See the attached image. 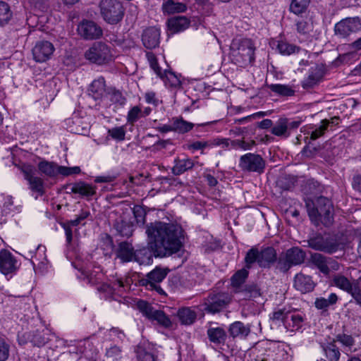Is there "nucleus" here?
I'll use <instances>...</instances> for the list:
<instances>
[{"label": "nucleus", "instance_id": "nucleus-1", "mask_svg": "<svg viewBox=\"0 0 361 361\" xmlns=\"http://www.w3.org/2000/svg\"><path fill=\"white\" fill-rule=\"evenodd\" d=\"M148 246L156 257H164L178 252L183 231L180 225L155 221L147 226Z\"/></svg>", "mask_w": 361, "mask_h": 361}, {"label": "nucleus", "instance_id": "nucleus-2", "mask_svg": "<svg viewBox=\"0 0 361 361\" xmlns=\"http://www.w3.org/2000/svg\"><path fill=\"white\" fill-rule=\"evenodd\" d=\"M305 204L308 215L314 224L319 225L322 223L325 226L332 224L334 209L329 199L321 196L316 200L315 202L307 200Z\"/></svg>", "mask_w": 361, "mask_h": 361}, {"label": "nucleus", "instance_id": "nucleus-3", "mask_svg": "<svg viewBox=\"0 0 361 361\" xmlns=\"http://www.w3.org/2000/svg\"><path fill=\"white\" fill-rule=\"evenodd\" d=\"M255 46L252 40L243 39L233 42L231 47V57L235 63L245 66L255 60Z\"/></svg>", "mask_w": 361, "mask_h": 361}, {"label": "nucleus", "instance_id": "nucleus-4", "mask_svg": "<svg viewBox=\"0 0 361 361\" xmlns=\"http://www.w3.org/2000/svg\"><path fill=\"white\" fill-rule=\"evenodd\" d=\"M276 252L272 247H264L260 251L257 248L252 247L245 255V262L247 269L251 268L255 262H257L260 267L269 268L276 262Z\"/></svg>", "mask_w": 361, "mask_h": 361}, {"label": "nucleus", "instance_id": "nucleus-5", "mask_svg": "<svg viewBox=\"0 0 361 361\" xmlns=\"http://www.w3.org/2000/svg\"><path fill=\"white\" fill-rule=\"evenodd\" d=\"M99 8L104 20L111 25L121 22L125 14V8L118 0H102L99 3Z\"/></svg>", "mask_w": 361, "mask_h": 361}, {"label": "nucleus", "instance_id": "nucleus-6", "mask_svg": "<svg viewBox=\"0 0 361 361\" xmlns=\"http://www.w3.org/2000/svg\"><path fill=\"white\" fill-rule=\"evenodd\" d=\"M147 252V249L146 248L135 250L131 243L123 241L118 244V248L116 250V255L122 262H128L134 260L140 264H144L149 263V257L140 258V255H145Z\"/></svg>", "mask_w": 361, "mask_h": 361}, {"label": "nucleus", "instance_id": "nucleus-7", "mask_svg": "<svg viewBox=\"0 0 361 361\" xmlns=\"http://www.w3.org/2000/svg\"><path fill=\"white\" fill-rule=\"evenodd\" d=\"M307 243L310 247L328 254L336 252L341 246V243L335 236H323L321 234L310 237Z\"/></svg>", "mask_w": 361, "mask_h": 361}, {"label": "nucleus", "instance_id": "nucleus-8", "mask_svg": "<svg viewBox=\"0 0 361 361\" xmlns=\"http://www.w3.org/2000/svg\"><path fill=\"white\" fill-rule=\"evenodd\" d=\"M85 57L92 63L102 65L111 61L112 55L108 45L96 42L85 51Z\"/></svg>", "mask_w": 361, "mask_h": 361}, {"label": "nucleus", "instance_id": "nucleus-9", "mask_svg": "<svg viewBox=\"0 0 361 361\" xmlns=\"http://www.w3.org/2000/svg\"><path fill=\"white\" fill-rule=\"evenodd\" d=\"M232 300L231 295L228 293H218L210 294L203 303V310L212 314L219 312L225 308Z\"/></svg>", "mask_w": 361, "mask_h": 361}, {"label": "nucleus", "instance_id": "nucleus-10", "mask_svg": "<svg viewBox=\"0 0 361 361\" xmlns=\"http://www.w3.org/2000/svg\"><path fill=\"white\" fill-rule=\"evenodd\" d=\"M137 307L149 320L157 321L158 324L164 327L171 326V322L169 317L162 310H155L147 302L139 300L137 302Z\"/></svg>", "mask_w": 361, "mask_h": 361}, {"label": "nucleus", "instance_id": "nucleus-11", "mask_svg": "<svg viewBox=\"0 0 361 361\" xmlns=\"http://www.w3.org/2000/svg\"><path fill=\"white\" fill-rule=\"evenodd\" d=\"M305 252L299 247H295L286 250L284 257H280L278 262L279 269L286 272L292 266L300 264L304 262Z\"/></svg>", "mask_w": 361, "mask_h": 361}, {"label": "nucleus", "instance_id": "nucleus-12", "mask_svg": "<svg viewBox=\"0 0 361 361\" xmlns=\"http://www.w3.org/2000/svg\"><path fill=\"white\" fill-rule=\"evenodd\" d=\"M169 270L160 267H156L152 271L148 273L145 279H142L140 283L148 289L155 290L160 294L164 293L162 288L159 285L166 276Z\"/></svg>", "mask_w": 361, "mask_h": 361}, {"label": "nucleus", "instance_id": "nucleus-13", "mask_svg": "<svg viewBox=\"0 0 361 361\" xmlns=\"http://www.w3.org/2000/svg\"><path fill=\"white\" fill-rule=\"evenodd\" d=\"M360 30L361 22L359 18H347L337 23L334 27L335 35L340 38H345Z\"/></svg>", "mask_w": 361, "mask_h": 361}, {"label": "nucleus", "instance_id": "nucleus-14", "mask_svg": "<svg viewBox=\"0 0 361 361\" xmlns=\"http://www.w3.org/2000/svg\"><path fill=\"white\" fill-rule=\"evenodd\" d=\"M265 163L259 154L247 153L240 157V166L244 171L262 173Z\"/></svg>", "mask_w": 361, "mask_h": 361}, {"label": "nucleus", "instance_id": "nucleus-15", "mask_svg": "<svg viewBox=\"0 0 361 361\" xmlns=\"http://www.w3.org/2000/svg\"><path fill=\"white\" fill-rule=\"evenodd\" d=\"M78 32L84 39H94L102 36V30L93 21L82 20L78 26Z\"/></svg>", "mask_w": 361, "mask_h": 361}, {"label": "nucleus", "instance_id": "nucleus-16", "mask_svg": "<svg viewBox=\"0 0 361 361\" xmlns=\"http://www.w3.org/2000/svg\"><path fill=\"white\" fill-rule=\"evenodd\" d=\"M24 178L27 180L32 191L37 192L40 195L44 193L43 180L35 176V170L30 166H25L22 169Z\"/></svg>", "mask_w": 361, "mask_h": 361}, {"label": "nucleus", "instance_id": "nucleus-17", "mask_svg": "<svg viewBox=\"0 0 361 361\" xmlns=\"http://www.w3.org/2000/svg\"><path fill=\"white\" fill-rule=\"evenodd\" d=\"M54 47L48 41H42L36 44L32 49L34 59L38 62H44L50 58L53 54Z\"/></svg>", "mask_w": 361, "mask_h": 361}, {"label": "nucleus", "instance_id": "nucleus-18", "mask_svg": "<svg viewBox=\"0 0 361 361\" xmlns=\"http://www.w3.org/2000/svg\"><path fill=\"white\" fill-rule=\"evenodd\" d=\"M18 262L6 250L0 251V271L4 275L13 273L18 269Z\"/></svg>", "mask_w": 361, "mask_h": 361}, {"label": "nucleus", "instance_id": "nucleus-19", "mask_svg": "<svg viewBox=\"0 0 361 361\" xmlns=\"http://www.w3.org/2000/svg\"><path fill=\"white\" fill-rule=\"evenodd\" d=\"M315 286L312 277L303 273L297 274L293 280V287L302 294L312 292Z\"/></svg>", "mask_w": 361, "mask_h": 361}, {"label": "nucleus", "instance_id": "nucleus-20", "mask_svg": "<svg viewBox=\"0 0 361 361\" xmlns=\"http://www.w3.org/2000/svg\"><path fill=\"white\" fill-rule=\"evenodd\" d=\"M324 76V70L322 66H316L310 70L308 76L302 82L304 89H311L317 85Z\"/></svg>", "mask_w": 361, "mask_h": 361}, {"label": "nucleus", "instance_id": "nucleus-21", "mask_svg": "<svg viewBox=\"0 0 361 361\" xmlns=\"http://www.w3.org/2000/svg\"><path fill=\"white\" fill-rule=\"evenodd\" d=\"M66 188L70 190L69 192L79 194L87 200L96 194V187L83 181L70 184L67 185Z\"/></svg>", "mask_w": 361, "mask_h": 361}, {"label": "nucleus", "instance_id": "nucleus-22", "mask_svg": "<svg viewBox=\"0 0 361 361\" xmlns=\"http://www.w3.org/2000/svg\"><path fill=\"white\" fill-rule=\"evenodd\" d=\"M160 31L155 27L147 28L142 36L143 45L147 49H154L159 44Z\"/></svg>", "mask_w": 361, "mask_h": 361}, {"label": "nucleus", "instance_id": "nucleus-23", "mask_svg": "<svg viewBox=\"0 0 361 361\" xmlns=\"http://www.w3.org/2000/svg\"><path fill=\"white\" fill-rule=\"evenodd\" d=\"M207 334L209 341L215 345L224 344L227 337L226 331L220 326L209 328Z\"/></svg>", "mask_w": 361, "mask_h": 361}, {"label": "nucleus", "instance_id": "nucleus-24", "mask_svg": "<svg viewBox=\"0 0 361 361\" xmlns=\"http://www.w3.org/2000/svg\"><path fill=\"white\" fill-rule=\"evenodd\" d=\"M323 353H324L326 359L317 360V361H338L341 357L339 348L335 344V340L333 342L329 343L326 345H322Z\"/></svg>", "mask_w": 361, "mask_h": 361}, {"label": "nucleus", "instance_id": "nucleus-25", "mask_svg": "<svg viewBox=\"0 0 361 361\" xmlns=\"http://www.w3.org/2000/svg\"><path fill=\"white\" fill-rule=\"evenodd\" d=\"M189 25L190 20L185 16L174 17L168 20L169 30L173 33L185 30Z\"/></svg>", "mask_w": 361, "mask_h": 361}, {"label": "nucleus", "instance_id": "nucleus-26", "mask_svg": "<svg viewBox=\"0 0 361 361\" xmlns=\"http://www.w3.org/2000/svg\"><path fill=\"white\" fill-rule=\"evenodd\" d=\"M249 271L246 269H241L237 271L231 277V286L235 289V293H239L238 290H241L244 288V283L248 277Z\"/></svg>", "mask_w": 361, "mask_h": 361}, {"label": "nucleus", "instance_id": "nucleus-27", "mask_svg": "<svg viewBox=\"0 0 361 361\" xmlns=\"http://www.w3.org/2000/svg\"><path fill=\"white\" fill-rule=\"evenodd\" d=\"M105 80L103 77H99L94 80L90 85V94L94 99H99L103 97L106 91Z\"/></svg>", "mask_w": 361, "mask_h": 361}, {"label": "nucleus", "instance_id": "nucleus-28", "mask_svg": "<svg viewBox=\"0 0 361 361\" xmlns=\"http://www.w3.org/2000/svg\"><path fill=\"white\" fill-rule=\"evenodd\" d=\"M310 261L317 269H319L321 272L324 274H329V257H326L320 253H314L311 255Z\"/></svg>", "mask_w": 361, "mask_h": 361}, {"label": "nucleus", "instance_id": "nucleus-29", "mask_svg": "<svg viewBox=\"0 0 361 361\" xmlns=\"http://www.w3.org/2000/svg\"><path fill=\"white\" fill-rule=\"evenodd\" d=\"M187 6L185 4L176 2L173 0H167L162 4V11L164 13L171 15L185 11Z\"/></svg>", "mask_w": 361, "mask_h": 361}, {"label": "nucleus", "instance_id": "nucleus-30", "mask_svg": "<svg viewBox=\"0 0 361 361\" xmlns=\"http://www.w3.org/2000/svg\"><path fill=\"white\" fill-rule=\"evenodd\" d=\"M244 299L250 300L261 297L262 292L257 284L252 283L244 286L241 290H238Z\"/></svg>", "mask_w": 361, "mask_h": 361}, {"label": "nucleus", "instance_id": "nucleus-31", "mask_svg": "<svg viewBox=\"0 0 361 361\" xmlns=\"http://www.w3.org/2000/svg\"><path fill=\"white\" fill-rule=\"evenodd\" d=\"M194 166V162L190 159H176L175 165L172 168V173L176 175H180Z\"/></svg>", "mask_w": 361, "mask_h": 361}, {"label": "nucleus", "instance_id": "nucleus-32", "mask_svg": "<svg viewBox=\"0 0 361 361\" xmlns=\"http://www.w3.org/2000/svg\"><path fill=\"white\" fill-rule=\"evenodd\" d=\"M271 133L278 137H288L290 135V132H288V119L279 118L271 128Z\"/></svg>", "mask_w": 361, "mask_h": 361}, {"label": "nucleus", "instance_id": "nucleus-33", "mask_svg": "<svg viewBox=\"0 0 361 361\" xmlns=\"http://www.w3.org/2000/svg\"><path fill=\"white\" fill-rule=\"evenodd\" d=\"M173 124V131L178 133H185L194 126V124L186 121H184L181 117H176L171 119Z\"/></svg>", "mask_w": 361, "mask_h": 361}, {"label": "nucleus", "instance_id": "nucleus-34", "mask_svg": "<svg viewBox=\"0 0 361 361\" xmlns=\"http://www.w3.org/2000/svg\"><path fill=\"white\" fill-rule=\"evenodd\" d=\"M178 317L183 324L190 325L195 321L197 314L191 309L184 307L178 310Z\"/></svg>", "mask_w": 361, "mask_h": 361}, {"label": "nucleus", "instance_id": "nucleus-35", "mask_svg": "<svg viewBox=\"0 0 361 361\" xmlns=\"http://www.w3.org/2000/svg\"><path fill=\"white\" fill-rule=\"evenodd\" d=\"M13 18L10 6L5 1H0V27L8 24Z\"/></svg>", "mask_w": 361, "mask_h": 361}, {"label": "nucleus", "instance_id": "nucleus-36", "mask_svg": "<svg viewBox=\"0 0 361 361\" xmlns=\"http://www.w3.org/2000/svg\"><path fill=\"white\" fill-rule=\"evenodd\" d=\"M70 130L72 133L75 134H83L87 132V123L82 118L75 116L69 121Z\"/></svg>", "mask_w": 361, "mask_h": 361}, {"label": "nucleus", "instance_id": "nucleus-37", "mask_svg": "<svg viewBox=\"0 0 361 361\" xmlns=\"http://www.w3.org/2000/svg\"><path fill=\"white\" fill-rule=\"evenodd\" d=\"M115 229L122 236H130L132 235V227L130 224L125 221L121 216L116 219L114 224Z\"/></svg>", "mask_w": 361, "mask_h": 361}, {"label": "nucleus", "instance_id": "nucleus-38", "mask_svg": "<svg viewBox=\"0 0 361 361\" xmlns=\"http://www.w3.org/2000/svg\"><path fill=\"white\" fill-rule=\"evenodd\" d=\"M58 165L54 162L41 161L38 164L39 170L49 177H54L58 175Z\"/></svg>", "mask_w": 361, "mask_h": 361}, {"label": "nucleus", "instance_id": "nucleus-39", "mask_svg": "<svg viewBox=\"0 0 361 361\" xmlns=\"http://www.w3.org/2000/svg\"><path fill=\"white\" fill-rule=\"evenodd\" d=\"M250 329L246 327L243 323L240 322H235L233 323L229 328V332L231 336H246L250 333Z\"/></svg>", "mask_w": 361, "mask_h": 361}, {"label": "nucleus", "instance_id": "nucleus-40", "mask_svg": "<svg viewBox=\"0 0 361 361\" xmlns=\"http://www.w3.org/2000/svg\"><path fill=\"white\" fill-rule=\"evenodd\" d=\"M164 78H161L166 85L171 87H178L180 86V80L178 77L173 73L166 69L162 71Z\"/></svg>", "mask_w": 361, "mask_h": 361}, {"label": "nucleus", "instance_id": "nucleus-41", "mask_svg": "<svg viewBox=\"0 0 361 361\" xmlns=\"http://www.w3.org/2000/svg\"><path fill=\"white\" fill-rule=\"evenodd\" d=\"M334 284L339 288L349 293L352 291L353 287H355L357 283H352L350 281L344 276L337 275L334 278Z\"/></svg>", "mask_w": 361, "mask_h": 361}, {"label": "nucleus", "instance_id": "nucleus-42", "mask_svg": "<svg viewBox=\"0 0 361 361\" xmlns=\"http://www.w3.org/2000/svg\"><path fill=\"white\" fill-rule=\"evenodd\" d=\"M276 48L282 55H290L300 50V47L283 40L277 42Z\"/></svg>", "mask_w": 361, "mask_h": 361}, {"label": "nucleus", "instance_id": "nucleus-43", "mask_svg": "<svg viewBox=\"0 0 361 361\" xmlns=\"http://www.w3.org/2000/svg\"><path fill=\"white\" fill-rule=\"evenodd\" d=\"M270 90L281 96L289 97L295 94V90L289 85L281 84H272L269 85Z\"/></svg>", "mask_w": 361, "mask_h": 361}, {"label": "nucleus", "instance_id": "nucleus-44", "mask_svg": "<svg viewBox=\"0 0 361 361\" xmlns=\"http://www.w3.org/2000/svg\"><path fill=\"white\" fill-rule=\"evenodd\" d=\"M310 3V0H292L290 10L296 15L301 14L306 11Z\"/></svg>", "mask_w": 361, "mask_h": 361}, {"label": "nucleus", "instance_id": "nucleus-45", "mask_svg": "<svg viewBox=\"0 0 361 361\" xmlns=\"http://www.w3.org/2000/svg\"><path fill=\"white\" fill-rule=\"evenodd\" d=\"M289 313L290 311L287 310L286 308L276 309L272 313L270 318L272 321L282 322L284 325H286Z\"/></svg>", "mask_w": 361, "mask_h": 361}, {"label": "nucleus", "instance_id": "nucleus-46", "mask_svg": "<svg viewBox=\"0 0 361 361\" xmlns=\"http://www.w3.org/2000/svg\"><path fill=\"white\" fill-rule=\"evenodd\" d=\"M297 31L300 34H307L313 29V25L310 19H300L296 22Z\"/></svg>", "mask_w": 361, "mask_h": 361}, {"label": "nucleus", "instance_id": "nucleus-47", "mask_svg": "<svg viewBox=\"0 0 361 361\" xmlns=\"http://www.w3.org/2000/svg\"><path fill=\"white\" fill-rule=\"evenodd\" d=\"M329 125V121L327 119L322 120L321 124L314 130H313L310 135L311 140H317V138L322 136L326 130Z\"/></svg>", "mask_w": 361, "mask_h": 361}, {"label": "nucleus", "instance_id": "nucleus-48", "mask_svg": "<svg viewBox=\"0 0 361 361\" xmlns=\"http://www.w3.org/2000/svg\"><path fill=\"white\" fill-rule=\"evenodd\" d=\"M146 56L150 63V66L154 70V71L156 73V74L159 77H160V78H164L163 74H162V70L158 66L157 58H156L155 55L152 52H147L146 54Z\"/></svg>", "mask_w": 361, "mask_h": 361}, {"label": "nucleus", "instance_id": "nucleus-49", "mask_svg": "<svg viewBox=\"0 0 361 361\" xmlns=\"http://www.w3.org/2000/svg\"><path fill=\"white\" fill-rule=\"evenodd\" d=\"M142 116L141 109L138 106H135L128 111L127 121L128 123L133 124Z\"/></svg>", "mask_w": 361, "mask_h": 361}, {"label": "nucleus", "instance_id": "nucleus-50", "mask_svg": "<svg viewBox=\"0 0 361 361\" xmlns=\"http://www.w3.org/2000/svg\"><path fill=\"white\" fill-rule=\"evenodd\" d=\"M80 173L79 166L68 167V166H58V174L63 176H68L72 174H78Z\"/></svg>", "mask_w": 361, "mask_h": 361}, {"label": "nucleus", "instance_id": "nucleus-51", "mask_svg": "<svg viewBox=\"0 0 361 361\" xmlns=\"http://www.w3.org/2000/svg\"><path fill=\"white\" fill-rule=\"evenodd\" d=\"M106 355L112 361L118 360L121 357V350L119 347L116 345L111 346V348L107 349L106 352Z\"/></svg>", "mask_w": 361, "mask_h": 361}, {"label": "nucleus", "instance_id": "nucleus-52", "mask_svg": "<svg viewBox=\"0 0 361 361\" xmlns=\"http://www.w3.org/2000/svg\"><path fill=\"white\" fill-rule=\"evenodd\" d=\"M10 346L4 341L0 338V361H6L9 357Z\"/></svg>", "mask_w": 361, "mask_h": 361}, {"label": "nucleus", "instance_id": "nucleus-53", "mask_svg": "<svg viewBox=\"0 0 361 361\" xmlns=\"http://www.w3.org/2000/svg\"><path fill=\"white\" fill-rule=\"evenodd\" d=\"M133 214L137 224H145L146 213L142 207L135 206L133 208Z\"/></svg>", "mask_w": 361, "mask_h": 361}, {"label": "nucleus", "instance_id": "nucleus-54", "mask_svg": "<svg viewBox=\"0 0 361 361\" xmlns=\"http://www.w3.org/2000/svg\"><path fill=\"white\" fill-rule=\"evenodd\" d=\"M109 134L118 140H123L125 139V130L123 127H116L109 130Z\"/></svg>", "mask_w": 361, "mask_h": 361}, {"label": "nucleus", "instance_id": "nucleus-55", "mask_svg": "<svg viewBox=\"0 0 361 361\" xmlns=\"http://www.w3.org/2000/svg\"><path fill=\"white\" fill-rule=\"evenodd\" d=\"M336 340L347 347L353 346L355 343L353 338L346 334H338L336 337Z\"/></svg>", "mask_w": 361, "mask_h": 361}, {"label": "nucleus", "instance_id": "nucleus-56", "mask_svg": "<svg viewBox=\"0 0 361 361\" xmlns=\"http://www.w3.org/2000/svg\"><path fill=\"white\" fill-rule=\"evenodd\" d=\"M231 142L233 146H238L245 150L250 149L252 146L255 145V142L254 140H252L250 142H246L244 140H233Z\"/></svg>", "mask_w": 361, "mask_h": 361}, {"label": "nucleus", "instance_id": "nucleus-57", "mask_svg": "<svg viewBox=\"0 0 361 361\" xmlns=\"http://www.w3.org/2000/svg\"><path fill=\"white\" fill-rule=\"evenodd\" d=\"M348 293L352 295L357 304L361 305V290L357 283Z\"/></svg>", "mask_w": 361, "mask_h": 361}, {"label": "nucleus", "instance_id": "nucleus-58", "mask_svg": "<svg viewBox=\"0 0 361 361\" xmlns=\"http://www.w3.org/2000/svg\"><path fill=\"white\" fill-rule=\"evenodd\" d=\"M277 185L279 187L285 190H290L293 186V183L286 177L280 178L277 181Z\"/></svg>", "mask_w": 361, "mask_h": 361}, {"label": "nucleus", "instance_id": "nucleus-59", "mask_svg": "<svg viewBox=\"0 0 361 361\" xmlns=\"http://www.w3.org/2000/svg\"><path fill=\"white\" fill-rule=\"evenodd\" d=\"M31 341L35 345L38 347L42 346L46 343V339L39 333L34 334Z\"/></svg>", "mask_w": 361, "mask_h": 361}, {"label": "nucleus", "instance_id": "nucleus-60", "mask_svg": "<svg viewBox=\"0 0 361 361\" xmlns=\"http://www.w3.org/2000/svg\"><path fill=\"white\" fill-rule=\"evenodd\" d=\"M290 319L293 322V327L295 328L296 329L301 326L302 323L304 321L303 317L300 314H292L290 316Z\"/></svg>", "mask_w": 361, "mask_h": 361}, {"label": "nucleus", "instance_id": "nucleus-61", "mask_svg": "<svg viewBox=\"0 0 361 361\" xmlns=\"http://www.w3.org/2000/svg\"><path fill=\"white\" fill-rule=\"evenodd\" d=\"M61 226L65 230L67 244L71 245L73 240V232L71 227L69 226V224H61Z\"/></svg>", "mask_w": 361, "mask_h": 361}, {"label": "nucleus", "instance_id": "nucleus-62", "mask_svg": "<svg viewBox=\"0 0 361 361\" xmlns=\"http://www.w3.org/2000/svg\"><path fill=\"white\" fill-rule=\"evenodd\" d=\"M140 361H155L153 354L145 350L140 351L138 355Z\"/></svg>", "mask_w": 361, "mask_h": 361}, {"label": "nucleus", "instance_id": "nucleus-63", "mask_svg": "<svg viewBox=\"0 0 361 361\" xmlns=\"http://www.w3.org/2000/svg\"><path fill=\"white\" fill-rule=\"evenodd\" d=\"M318 152V149L317 147H305L302 151V153L304 156L311 158L313 157Z\"/></svg>", "mask_w": 361, "mask_h": 361}, {"label": "nucleus", "instance_id": "nucleus-64", "mask_svg": "<svg viewBox=\"0 0 361 361\" xmlns=\"http://www.w3.org/2000/svg\"><path fill=\"white\" fill-rule=\"evenodd\" d=\"M314 305L315 307L319 310L326 309L329 307L326 298H317L314 302Z\"/></svg>", "mask_w": 361, "mask_h": 361}]
</instances>
